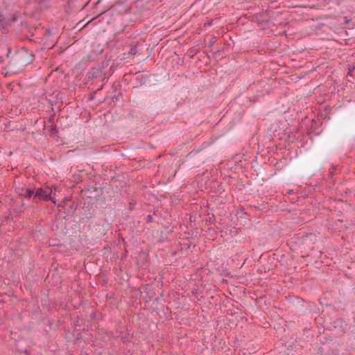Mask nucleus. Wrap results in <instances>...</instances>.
Returning a JSON list of instances; mask_svg holds the SVG:
<instances>
[{
    "label": "nucleus",
    "instance_id": "f03ea898",
    "mask_svg": "<svg viewBox=\"0 0 355 355\" xmlns=\"http://www.w3.org/2000/svg\"><path fill=\"white\" fill-rule=\"evenodd\" d=\"M49 198H50L49 190H46V188H38L35 192L33 200L35 202L39 200L49 201Z\"/></svg>",
    "mask_w": 355,
    "mask_h": 355
},
{
    "label": "nucleus",
    "instance_id": "423d86ee",
    "mask_svg": "<svg viewBox=\"0 0 355 355\" xmlns=\"http://www.w3.org/2000/svg\"><path fill=\"white\" fill-rule=\"evenodd\" d=\"M137 48L135 46L132 47L129 51V53L131 55H135L137 53Z\"/></svg>",
    "mask_w": 355,
    "mask_h": 355
},
{
    "label": "nucleus",
    "instance_id": "39448f33",
    "mask_svg": "<svg viewBox=\"0 0 355 355\" xmlns=\"http://www.w3.org/2000/svg\"><path fill=\"white\" fill-rule=\"evenodd\" d=\"M56 189L55 187H46V190H49V197L51 196L52 194H55V191Z\"/></svg>",
    "mask_w": 355,
    "mask_h": 355
},
{
    "label": "nucleus",
    "instance_id": "1a4fd4ad",
    "mask_svg": "<svg viewBox=\"0 0 355 355\" xmlns=\"http://www.w3.org/2000/svg\"><path fill=\"white\" fill-rule=\"evenodd\" d=\"M49 200H51L53 204L56 205L57 202L54 197L50 196V198H49Z\"/></svg>",
    "mask_w": 355,
    "mask_h": 355
},
{
    "label": "nucleus",
    "instance_id": "9b49d317",
    "mask_svg": "<svg viewBox=\"0 0 355 355\" xmlns=\"http://www.w3.org/2000/svg\"><path fill=\"white\" fill-rule=\"evenodd\" d=\"M345 21L347 22L348 20L347 19V17H345Z\"/></svg>",
    "mask_w": 355,
    "mask_h": 355
},
{
    "label": "nucleus",
    "instance_id": "20e7f679",
    "mask_svg": "<svg viewBox=\"0 0 355 355\" xmlns=\"http://www.w3.org/2000/svg\"><path fill=\"white\" fill-rule=\"evenodd\" d=\"M148 3V0H137L135 2V6L141 10V11H144L146 9H148L149 7L144 8L145 5Z\"/></svg>",
    "mask_w": 355,
    "mask_h": 355
},
{
    "label": "nucleus",
    "instance_id": "f257e3e1",
    "mask_svg": "<svg viewBox=\"0 0 355 355\" xmlns=\"http://www.w3.org/2000/svg\"><path fill=\"white\" fill-rule=\"evenodd\" d=\"M15 60L19 66L24 67L33 60V55L26 49H21L17 52Z\"/></svg>",
    "mask_w": 355,
    "mask_h": 355
},
{
    "label": "nucleus",
    "instance_id": "0eeeda50",
    "mask_svg": "<svg viewBox=\"0 0 355 355\" xmlns=\"http://www.w3.org/2000/svg\"><path fill=\"white\" fill-rule=\"evenodd\" d=\"M98 72V69H93L92 71V77L94 78V77H96L97 76V73Z\"/></svg>",
    "mask_w": 355,
    "mask_h": 355
},
{
    "label": "nucleus",
    "instance_id": "6e6552de",
    "mask_svg": "<svg viewBox=\"0 0 355 355\" xmlns=\"http://www.w3.org/2000/svg\"><path fill=\"white\" fill-rule=\"evenodd\" d=\"M146 220L147 222L148 223H150V222H153V218L151 215H148L147 216V218H146Z\"/></svg>",
    "mask_w": 355,
    "mask_h": 355
},
{
    "label": "nucleus",
    "instance_id": "f8f14e48",
    "mask_svg": "<svg viewBox=\"0 0 355 355\" xmlns=\"http://www.w3.org/2000/svg\"><path fill=\"white\" fill-rule=\"evenodd\" d=\"M101 0H98V3H99Z\"/></svg>",
    "mask_w": 355,
    "mask_h": 355
},
{
    "label": "nucleus",
    "instance_id": "7ed1b4c3",
    "mask_svg": "<svg viewBox=\"0 0 355 355\" xmlns=\"http://www.w3.org/2000/svg\"><path fill=\"white\" fill-rule=\"evenodd\" d=\"M35 192L29 189H22L21 192L19 193V195L24 196L26 199H31L33 198Z\"/></svg>",
    "mask_w": 355,
    "mask_h": 355
},
{
    "label": "nucleus",
    "instance_id": "9d476101",
    "mask_svg": "<svg viewBox=\"0 0 355 355\" xmlns=\"http://www.w3.org/2000/svg\"><path fill=\"white\" fill-rule=\"evenodd\" d=\"M134 205L132 203H130V209H132Z\"/></svg>",
    "mask_w": 355,
    "mask_h": 355
}]
</instances>
